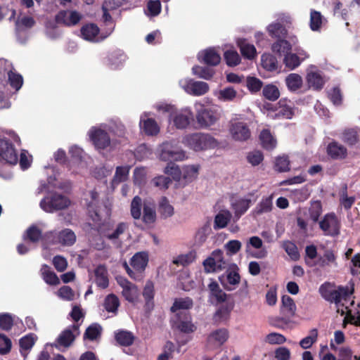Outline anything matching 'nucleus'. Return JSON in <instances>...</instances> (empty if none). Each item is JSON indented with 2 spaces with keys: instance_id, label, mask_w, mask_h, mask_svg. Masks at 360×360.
Masks as SVG:
<instances>
[{
  "instance_id": "nucleus-32",
  "label": "nucleus",
  "mask_w": 360,
  "mask_h": 360,
  "mask_svg": "<svg viewBox=\"0 0 360 360\" xmlns=\"http://www.w3.org/2000/svg\"><path fill=\"white\" fill-rule=\"evenodd\" d=\"M231 213L229 210L219 212L214 217V229H221L226 226L231 219Z\"/></svg>"
},
{
  "instance_id": "nucleus-29",
  "label": "nucleus",
  "mask_w": 360,
  "mask_h": 360,
  "mask_svg": "<svg viewBox=\"0 0 360 360\" xmlns=\"http://www.w3.org/2000/svg\"><path fill=\"white\" fill-rule=\"evenodd\" d=\"M237 44L240 48L241 54L246 58L252 60L257 56V51L254 45L249 44L244 39H239Z\"/></svg>"
},
{
  "instance_id": "nucleus-61",
  "label": "nucleus",
  "mask_w": 360,
  "mask_h": 360,
  "mask_svg": "<svg viewBox=\"0 0 360 360\" xmlns=\"http://www.w3.org/2000/svg\"><path fill=\"white\" fill-rule=\"evenodd\" d=\"M147 171L144 167H137L134 171V182L136 185L142 186L146 181Z\"/></svg>"
},
{
  "instance_id": "nucleus-27",
  "label": "nucleus",
  "mask_w": 360,
  "mask_h": 360,
  "mask_svg": "<svg viewBox=\"0 0 360 360\" xmlns=\"http://www.w3.org/2000/svg\"><path fill=\"white\" fill-rule=\"evenodd\" d=\"M95 283L101 288H106L109 285L107 269L103 265H99L94 270Z\"/></svg>"
},
{
  "instance_id": "nucleus-14",
  "label": "nucleus",
  "mask_w": 360,
  "mask_h": 360,
  "mask_svg": "<svg viewBox=\"0 0 360 360\" xmlns=\"http://www.w3.org/2000/svg\"><path fill=\"white\" fill-rule=\"evenodd\" d=\"M116 281L122 289V296L129 302H136L140 294L138 288L122 276H117Z\"/></svg>"
},
{
  "instance_id": "nucleus-13",
  "label": "nucleus",
  "mask_w": 360,
  "mask_h": 360,
  "mask_svg": "<svg viewBox=\"0 0 360 360\" xmlns=\"http://www.w3.org/2000/svg\"><path fill=\"white\" fill-rule=\"evenodd\" d=\"M229 133L237 141H245L250 137V130L244 122L233 120L230 122Z\"/></svg>"
},
{
  "instance_id": "nucleus-10",
  "label": "nucleus",
  "mask_w": 360,
  "mask_h": 360,
  "mask_svg": "<svg viewBox=\"0 0 360 360\" xmlns=\"http://www.w3.org/2000/svg\"><path fill=\"white\" fill-rule=\"evenodd\" d=\"M295 114L292 103L287 99H281L275 106L274 110L269 112L268 116L274 120L291 119Z\"/></svg>"
},
{
  "instance_id": "nucleus-42",
  "label": "nucleus",
  "mask_w": 360,
  "mask_h": 360,
  "mask_svg": "<svg viewBox=\"0 0 360 360\" xmlns=\"http://www.w3.org/2000/svg\"><path fill=\"white\" fill-rule=\"evenodd\" d=\"M130 166L117 167L115 173L112 181L113 186L117 185L121 182L125 181L129 176Z\"/></svg>"
},
{
  "instance_id": "nucleus-55",
  "label": "nucleus",
  "mask_w": 360,
  "mask_h": 360,
  "mask_svg": "<svg viewBox=\"0 0 360 360\" xmlns=\"http://www.w3.org/2000/svg\"><path fill=\"white\" fill-rule=\"evenodd\" d=\"M101 331L102 328L100 325L97 323L91 324L86 328L84 338L90 340H96L101 335Z\"/></svg>"
},
{
  "instance_id": "nucleus-6",
  "label": "nucleus",
  "mask_w": 360,
  "mask_h": 360,
  "mask_svg": "<svg viewBox=\"0 0 360 360\" xmlns=\"http://www.w3.org/2000/svg\"><path fill=\"white\" fill-rule=\"evenodd\" d=\"M203 266L207 273H214L226 269L229 263L224 259L223 252L216 250L203 262Z\"/></svg>"
},
{
  "instance_id": "nucleus-41",
  "label": "nucleus",
  "mask_w": 360,
  "mask_h": 360,
  "mask_svg": "<svg viewBox=\"0 0 360 360\" xmlns=\"http://www.w3.org/2000/svg\"><path fill=\"white\" fill-rule=\"evenodd\" d=\"M158 211L163 218H168L174 214V207L165 197H162L158 204Z\"/></svg>"
},
{
  "instance_id": "nucleus-57",
  "label": "nucleus",
  "mask_w": 360,
  "mask_h": 360,
  "mask_svg": "<svg viewBox=\"0 0 360 360\" xmlns=\"http://www.w3.org/2000/svg\"><path fill=\"white\" fill-rule=\"evenodd\" d=\"M142 200L139 196H135L131 203V214L135 219H139L141 217Z\"/></svg>"
},
{
  "instance_id": "nucleus-49",
  "label": "nucleus",
  "mask_w": 360,
  "mask_h": 360,
  "mask_svg": "<svg viewBox=\"0 0 360 360\" xmlns=\"http://www.w3.org/2000/svg\"><path fill=\"white\" fill-rule=\"evenodd\" d=\"M85 200L89 211H93L95 213L96 216L98 217V212L95 209L98 200V192L95 189L90 191L86 195Z\"/></svg>"
},
{
  "instance_id": "nucleus-1",
  "label": "nucleus",
  "mask_w": 360,
  "mask_h": 360,
  "mask_svg": "<svg viewBox=\"0 0 360 360\" xmlns=\"http://www.w3.org/2000/svg\"><path fill=\"white\" fill-rule=\"evenodd\" d=\"M155 108L159 112L168 113L169 124L179 129L187 128L193 120V112L189 107L177 109L171 104L160 103L156 104Z\"/></svg>"
},
{
  "instance_id": "nucleus-54",
  "label": "nucleus",
  "mask_w": 360,
  "mask_h": 360,
  "mask_svg": "<svg viewBox=\"0 0 360 360\" xmlns=\"http://www.w3.org/2000/svg\"><path fill=\"white\" fill-rule=\"evenodd\" d=\"M120 305L118 297L113 295H108L105 300V309L109 312H116Z\"/></svg>"
},
{
  "instance_id": "nucleus-37",
  "label": "nucleus",
  "mask_w": 360,
  "mask_h": 360,
  "mask_svg": "<svg viewBox=\"0 0 360 360\" xmlns=\"http://www.w3.org/2000/svg\"><path fill=\"white\" fill-rule=\"evenodd\" d=\"M116 341L122 346H129L134 341V336L132 333L127 330H118L115 333Z\"/></svg>"
},
{
  "instance_id": "nucleus-47",
  "label": "nucleus",
  "mask_w": 360,
  "mask_h": 360,
  "mask_svg": "<svg viewBox=\"0 0 360 360\" xmlns=\"http://www.w3.org/2000/svg\"><path fill=\"white\" fill-rule=\"evenodd\" d=\"M192 73L199 78L209 80L214 75V71L210 68L195 65L192 68Z\"/></svg>"
},
{
  "instance_id": "nucleus-62",
  "label": "nucleus",
  "mask_w": 360,
  "mask_h": 360,
  "mask_svg": "<svg viewBox=\"0 0 360 360\" xmlns=\"http://www.w3.org/2000/svg\"><path fill=\"white\" fill-rule=\"evenodd\" d=\"M171 180L165 176H158L151 180V184L160 190H165L169 187Z\"/></svg>"
},
{
  "instance_id": "nucleus-2",
  "label": "nucleus",
  "mask_w": 360,
  "mask_h": 360,
  "mask_svg": "<svg viewBox=\"0 0 360 360\" xmlns=\"http://www.w3.org/2000/svg\"><path fill=\"white\" fill-rule=\"evenodd\" d=\"M182 143L195 151L209 150L218 146V141L214 137L204 133L187 134L183 137Z\"/></svg>"
},
{
  "instance_id": "nucleus-33",
  "label": "nucleus",
  "mask_w": 360,
  "mask_h": 360,
  "mask_svg": "<svg viewBox=\"0 0 360 360\" xmlns=\"http://www.w3.org/2000/svg\"><path fill=\"white\" fill-rule=\"evenodd\" d=\"M259 139L262 146L266 150H272L276 146L277 141L268 129L261 131Z\"/></svg>"
},
{
  "instance_id": "nucleus-21",
  "label": "nucleus",
  "mask_w": 360,
  "mask_h": 360,
  "mask_svg": "<svg viewBox=\"0 0 360 360\" xmlns=\"http://www.w3.org/2000/svg\"><path fill=\"white\" fill-rule=\"evenodd\" d=\"M209 301L212 304L224 303L226 301L227 295L221 289L216 281L210 280L208 284Z\"/></svg>"
},
{
  "instance_id": "nucleus-8",
  "label": "nucleus",
  "mask_w": 360,
  "mask_h": 360,
  "mask_svg": "<svg viewBox=\"0 0 360 360\" xmlns=\"http://www.w3.org/2000/svg\"><path fill=\"white\" fill-rule=\"evenodd\" d=\"M79 335V327L73 325L61 332L52 346L60 351H64L72 345Z\"/></svg>"
},
{
  "instance_id": "nucleus-58",
  "label": "nucleus",
  "mask_w": 360,
  "mask_h": 360,
  "mask_svg": "<svg viewBox=\"0 0 360 360\" xmlns=\"http://www.w3.org/2000/svg\"><path fill=\"white\" fill-rule=\"evenodd\" d=\"M143 295L146 300V305L150 309L153 307V303H151V300L154 297V286L152 282L148 281L145 285Z\"/></svg>"
},
{
  "instance_id": "nucleus-17",
  "label": "nucleus",
  "mask_w": 360,
  "mask_h": 360,
  "mask_svg": "<svg viewBox=\"0 0 360 360\" xmlns=\"http://www.w3.org/2000/svg\"><path fill=\"white\" fill-rule=\"evenodd\" d=\"M319 291L323 299L330 302L338 304L341 301L343 295V289L335 290L334 286L330 283H324L319 289Z\"/></svg>"
},
{
  "instance_id": "nucleus-11",
  "label": "nucleus",
  "mask_w": 360,
  "mask_h": 360,
  "mask_svg": "<svg viewBox=\"0 0 360 360\" xmlns=\"http://www.w3.org/2000/svg\"><path fill=\"white\" fill-rule=\"evenodd\" d=\"M113 29V27H110L108 33L105 35H103V34H100V30L96 25L90 23L83 25L81 27L80 33L82 38L86 41L99 42L109 36L112 32Z\"/></svg>"
},
{
  "instance_id": "nucleus-39",
  "label": "nucleus",
  "mask_w": 360,
  "mask_h": 360,
  "mask_svg": "<svg viewBox=\"0 0 360 360\" xmlns=\"http://www.w3.org/2000/svg\"><path fill=\"white\" fill-rule=\"evenodd\" d=\"M281 311L283 313L294 316L297 309L295 303L292 298L288 295H283L281 298Z\"/></svg>"
},
{
  "instance_id": "nucleus-40",
  "label": "nucleus",
  "mask_w": 360,
  "mask_h": 360,
  "mask_svg": "<svg viewBox=\"0 0 360 360\" xmlns=\"http://www.w3.org/2000/svg\"><path fill=\"white\" fill-rule=\"evenodd\" d=\"M218 100L224 102L231 101L237 96L236 91L233 87H226L214 93Z\"/></svg>"
},
{
  "instance_id": "nucleus-48",
  "label": "nucleus",
  "mask_w": 360,
  "mask_h": 360,
  "mask_svg": "<svg viewBox=\"0 0 360 360\" xmlns=\"http://www.w3.org/2000/svg\"><path fill=\"white\" fill-rule=\"evenodd\" d=\"M41 272L43 279L46 283L52 285H56L60 283L58 277L54 272L50 271L49 266H44L41 269Z\"/></svg>"
},
{
  "instance_id": "nucleus-56",
  "label": "nucleus",
  "mask_w": 360,
  "mask_h": 360,
  "mask_svg": "<svg viewBox=\"0 0 360 360\" xmlns=\"http://www.w3.org/2000/svg\"><path fill=\"white\" fill-rule=\"evenodd\" d=\"M283 63L288 68L294 70L300 65L301 59L297 54L289 52L284 56Z\"/></svg>"
},
{
  "instance_id": "nucleus-43",
  "label": "nucleus",
  "mask_w": 360,
  "mask_h": 360,
  "mask_svg": "<svg viewBox=\"0 0 360 360\" xmlns=\"http://www.w3.org/2000/svg\"><path fill=\"white\" fill-rule=\"evenodd\" d=\"M302 82V77L295 73H291L285 78V84L291 91H295L301 88Z\"/></svg>"
},
{
  "instance_id": "nucleus-34",
  "label": "nucleus",
  "mask_w": 360,
  "mask_h": 360,
  "mask_svg": "<svg viewBox=\"0 0 360 360\" xmlns=\"http://www.w3.org/2000/svg\"><path fill=\"white\" fill-rule=\"evenodd\" d=\"M199 166L195 165H185L182 167L181 178L186 182H191L198 176Z\"/></svg>"
},
{
  "instance_id": "nucleus-35",
  "label": "nucleus",
  "mask_w": 360,
  "mask_h": 360,
  "mask_svg": "<svg viewBox=\"0 0 360 360\" xmlns=\"http://www.w3.org/2000/svg\"><path fill=\"white\" fill-rule=\"evenodd\" d=\"M326 22V20L320 12L314 10L311 11L309 26L312 31H319Z\"/></svg>"
},
{
  "instance_id": "nucleus-26",
  "label": "nucleus",
  "mask_w": 360,
  "mask_h": 360,
  "mask_svg": "<svg viewBox=\"0 0 360 360\" xmlns=\"http://www.w3.org/2000/svg\"><path fill=\"white\" fill-rule=\"evenodd\" d=\"M148 262V255L145 252L136 253L131 259V265L137 273L144 271Z\"/></svg>"
},
{
  "instance_id": "nucleus-20",
  "label": "nucleus",
  "mask_w": 360,
  "mask_h": 360,
  "mask_svg": "<svg viewBox=\"0 0 360 360\" xmlns=\"http://www.w3.org/2000/svg\"><path fill=\"white\" fill-rule=\"evenodd\" d=\"M129 225L126 222H120L111 231H108L105 236L112 242L117 248L122 246V236L128 230Z\"/></svg>"
},
{
  "instance_id": "nucleus-50",
  "label": "nucleus",
  "mask_w": 360,
  "mask_h": 360,
  "mask_svg": "<svg viewBox=\"0 0 360 360\" xmlns=\"http://www.w3.org/2000/svg\"><path fill=\"white\" fill-rule=\"evenodd\" d=\"M277 60L274 56L269 53H264L262 56V65L266 70H276L277 69Z\"/></svg>"
},
{
  "instance_id": "nucleus-64",
  "label": "nucleus",
  "mask_w": 360,
  "mask_h": 360,
  "mask_svg": "<svg viewBox=\"0 0 360 360\" xmlns=\"http://www.w3.org/2000/svg\"><path fill=\"white\" fill-rule=\"evenodd\" d=\"M224 58L229 66H236L240 60V56L235 50H228L225 51Z\"/></svg>"
},
{
  "instance_id": "nucleus-60",
  "label": "nucleus",
  "mask_w": 360,
  "mask_h": 360,
  "mask_svg": "<svg viewBox=\"0 0 360 360\" xmlns=\"http://www.w3.org/2000/svg\"><path fill=\"white\" fill-rule=\"evenodd\" d=\"M267 30L272 37H280L285 34L284 27L280 22H273L270 24Z\"/></svg>"
},
{
  "instance_id": "nucleus-25",
  "label": "nucleus",
  "mask_w": 360,
  "mask_h": 360,
  "mask_svg": "<svg viewBox=\"0 0 360 360\" xmlns=\"http://www.w3.org/2000/svg\"><path fill=\"white\" fill-rule=\"evenodd\" d=\"M328 155L334 160H343L347 157V149L343 145L333 141L327 146Z\"/></svg>"
},
{
  "instance_id": "nucleus-44",
  "label": "nucleus",
  "mask_w": 360,
  "mask_h": 360,
  "mask_svg": "<svg viewBox=\"0 0 360 360\" xmlns=\"http://www.w3.org/2000/svg\"><path fill=\"white\" fill-rule=\"evenodd\" d=\"M36 340V336L30 333L22 337L20 340V346L21 354L25 357L28 351L33 347Z\"/></svg>"
},
{
  "instance_id": "nucleus-24",
  "label": "nucleus",
  "mask_w": 360,
  "mask_h": 360,
  "mask_svg": "<svg viewBox=\"0 0 360 360\" xmlns=\"http://www.w3.org/2000/svg\"><path fill=\"white\" fill-rule=\"evenodd\" d=\"M148 114L144 112L140 118V126L148 135H156L160 131V127L155 120L148 118Z\"/></svg>"
},
{
  "instance_id": "nucleus-63",
  "label": "nucleus",
  "mask_w": 360,
  "mask_h": 360,
  "mask_svg": "<svg viewBox=\"0 0 360 360\" xmlns=\"http://www.w3.org/2000/svg\"><path fill=\"white\" fill-rule=\"evenodd\" d=\"M176 327L184 333H191L195 330V326L191 323V318L186 316L184 320H179Z\"/></svg>"
},
{
  "instance_id": "nucleus-53",
  "label": "nucleus",
  "mask_w": 360,
  "mask_h": 360,
  "mask_svg": "<svg viewBox=\"0 0 360 360\" xmlns=\"http://www.w3.org/2000/svg\"><path fill=\"white\" fill-rule=\"evenodd\" d=\"M318 338V330L316 328H314L310 330L309 335L303 339H302L300 342V345L303 349H309L312 345L316 342Z\"/></svg>"
},
{
  "instance_id": "nucleus-23",
  "label": "nucleus",
  "mask_w": 360,
  "mask_h": 360,
  "mask_svg": "<svg viewBox=\"0 0 360 360\" xmlns=\"http://www.w3.org/2000/svg\"><path fill=\"white\" fill-rule=\"evenodd\" d=\"M198 58L200 62H203L209 65H217L221 60L219 53L213 48H209L199 52Z\"/></svg>"
},
{
  "instance_id": "nucleus-28",
  "label": "nucleus",
  "mask_w": 360,
  "mask_h": 360,
  "mask_svg": "<svg viewBox=\"0 0 360 360\" xmlns=\"http://www.w3.org/2000/svg\"><path fill=\"white\" fill-rule=\"evenodd\" d=\"M219 309L216 311L214 319L215 321L222 323L226 321L230 316V314L233 308V304L232 302H224Z\"/></svg>"
},
{
  "instance_id": "nucleus-9",
  "label": "nucleus",
  "mask_w": 360,
  "mask_h": 360,
  "mask_svg": "<svg viewBox=\"0 0 360 360\" xmlns=\"http://www.w3.org/2000/svg\"><path fill=\"white\" fill-rule=\"evenodd\" d=\"M319 224L325 236L334 237L340 234V223L334 213L326 214Z\"/></svg>"
},
{
  "instance_id": "nucleus-46",
  "label": "nucleus",
  "mask_w": 360,
  "mask_h": 360,
  "mask_svg": "<svg viewBox=\"0 0 360 360\" xmlns=\"http://www.w3.org/2000/svg\"><path fill=\"white\" fill-rule=\"evenodd\" d=\"M359 131L357 127L345 129L342 133V140L349 145H354L358 142Z\"/></svg>"
},
{
  "instance_id": "nucleus-18",
  "label": "nucleus",
  "mask_w": 360,
  "mask_h": 360,
  "mask_svg": "<svg viewBox=\"0 0 360 360\" xmlns=\"http://www.w3.org/2000/svg\"><path fill=\"white\" fill-rule=\"evenodd\" d=\"M82 18L81 13L76 11L64 10L58 13L56 15V20L59 24L72 27L77 25Z\"/></svg>"
},
{
  "instance_id": "nucleus-3",
  "label": "nucleus",
  "mask_w": 360,
  "mask_h": 360,
  "mask_svg": "<svg viewBox=\"0 0 360 360\" xmlns=\"http://www.w3.org/2000/svg\"><path fill=\"white\" fill-rule=\"evenodd\" d=\"M196 120L201 128L207 129L214 125L221 117L219 109L216 105L205 107L200 103H195Z\"/></svg>"
},
{
  "instance_id": "nucleus-7",
  "label": "nucleus",
  "mask_w": 360,
  "mask_h": 360,
  "mask_svg": "<svg viewBox=\"0 0 360 360\" xmlns=\"http://www.w3.org/2000/svg\"><path fill=\"white\" fill-rule=\"evenodd\" d=\"M70 205V200L60 194H53L51 197H46L40 202L41 208L46 212L63 210L67 208Z\"/></svg>"
},
{
  "instance_id": "nucleus-5",
  "label": "nucleus",
  "mask_w": 360,
  "mask_h": 360,
  "mask_svg": "<svg viewBox=\"0 0 360 360\" xmlns=\"http://www.w3.org/2000/svg\"><path fill=\"white\" fill-rule=\"evenodd\" d=\"M179 84L186 94L194 96L205 95L210 90L207 83L202 81H195L188 77L180 79Z\"/></svg>"
},
{
  "instance_id": "nucleus-45",
  "label": "nucleus",
  "mask_w": 360,
  "mask_h": 360,
  "mask_svg": "<svg viewBox=\"0 0 360 360\" xmlns=\"http://www.w3.org/2000/svg\"><path fill=\"white\" fill-rule=\"evenodd\" d=\"M307 82L309 86L319 89L323 85V79L319 72L310 71L307 76Z\"/></svg>"
},
{
  "instance_id": "nucleus-4",
  "label": "nucleus",
  "mask_w": 360,
  "mask_h": 360,
  "mask_svg": "<svg viewBox=\"0 0 360 360\" xmlns=\"http://www.w3.org/2000/svg\"><path fill=\"white\" fill-rule=\"evenodd\" d=\"M158 158L162 161H183L187 159L186 152L181 149L175 142H165L157 150Z\"/></svg>"
},
{
  "instance_id": "nucleus-16",
  "label": "nucleus",
  "mask_w": 360,
  "mask_h": 360,
  "mask_svg": "<svg viewBox=\"0 0 360 360\" xmlns=\"http://www.w3.org/2000/svg\"><path fill=\"white\" fill-rule=\"evenodd\" d=\"M89 136L97 149H105L110 144V139L107 132L100 127H92L89 131Z\"/></svg>"
},
{
  "instance_id": "nucleus-38",
  "label": "nucleus",
  "mask_w": 360,
  "mask_h": 360,
  "mask_svg": "<svg viewBox=\"0 0 360 360\" xmlns=\"http://www.w3.org/2000/svg\"><path fill=\"white\" fill-rule=\"evenodd\" d=\"M318 264L322 268L330 266H334L336 267L338 266V263L336 262V256L333 251L330 250H326L323 255L319 259Z\"/></svg>"
},
{
  "instance_id": "nucleus-12",
  "label": "nucleus",
  "mask_w": 360,
  "mask_h": 360,
  "mask_svg": "<svg viewBox=\"0 0 360 360\" xmlns=\"http://www.w3.org/2000/svg\"><path fill=\"white\" fill-rule=\"evenodd\" d=\"M45 237L48 240H52L53 243H59L64 246H71L76 241V235L70 229H65L57 234L53 231H51L47 233Z\"/></svg>"
},
{
  "instance_id": "nucleus-19",
  "label": "nucleus",
  "mask_w": 360,
  "mask_h": 360,
  "mask_svg": "<svg viewBox=\"0 0 360 360\" xmlns=\"http://www.w3.org/2000/svg\"><path fill=\"white\" fill-rule=\"evenodd\" d=\"M229 338V332L225 328H220L212 332L207 340V345L210 349H216L221 347L226 342Z\"/></svg>"
},
{
  "instance_id": "nucleus-30",
  "label": "nucleus",
  "mask_w": 360,
  "mask_h": 360,
  "mask_svg": "<svg viewBox=\"0 0 360 360\" xmlns=\"http://www.w3.org/2000/svg\"><path fill=\"white\" fill-rule=\"evenodd\" d=\"M273 208L272 196L263 198L253 210L256 215L269 213Z\"/></svg>"
},
{
  "instance_id": "nucleus-15",
  "label": "nucleus",
  "mask_w": 360,
  "mask_h": 360,
  "mask_svg": "<svg viewBox=\"0 0 360 360\" xmlns=\"http://www.w3.org/2000/svg\"><path fill=\"white\" fill-rule=\"evenodd\" d=\"M6 73L10 85L15 90H19L22 85V77L20 75L12 70L11 63L4 59H0V75Z\"/></svg>"
},
{
  "instance_id": "nucleus-22",
  "label": "nucleus",
  "mask_w": 360,
  "mask_h": 360,
  "mask_svg": "<svg viewBox=\"0 0 360 360\" xmlns=\"http://www.w3.org/2000/svg\"><path fill=\"white\" fill-rule=\"evenodd\" d=\"M251 203V199L248 198H233L231 201V205L234 211L235 216L237 218L240 217L249 209Z\"/></svg>"
},
{
  "instance_id": "nucleus-51",
  "label": "nucleus",
  "mask_w": 360,
  "mask_h": 360,
  "mask_svg": "<svg viewBox=\"0 0 360 360\" xmlns=\"http://www.w3.org/2000/svg\"><path fill=\"white\" fill-rule=\"evenodd\" d=\"M263 96L269 101H276L280 96V91L278 87L273 84H268L263 88Z\"/></svg>"
},
{
  "instance_id": "nucleus-31",
  "label": "nucleus",
  "mask_w": 360,
  "mask_h": 360,
  "mask_svg": "<svg viewBox=\"0 0 360 360\" xmlns=\"http://www.w3.org/2000/svg\"><path fill=\"white\" fill-rule=\"evenodd\" d=\"M156 212L153 204L144 203L143 210V221L148 225L153 224L156 221Z\"/></svg>"
},
{
  "instance_id": "nucleus-59",
  "label": "nucleus",
  "mask_w": 360,
  "mask_h": 360,
  "mask_svg": "<svg viewBox=\"0 0 360 360\" xmlns=\"http://www.w3.org/2000/svg\"><path fill=\"white\" fill-rule=\"evenodd\" d=\"M193 306V301L188 297L176 300L174 304L171 307L172 311H176L179 309H188Z\"/></svg>"
},
{
  "instance_id": "nucleus-52",
  "label": "nucleus",
  "mask_w": 360,
  "mask_h": 360,
  "mask_svg": "<svg viewBox=\"0 0 360 360\" xmlns=\"http://www.w3.org/2000/svg\"><path fill=\"white\" fill-rule=\"evenodd\" d=\"M275 169L278 172H285L290 170V160L286 155L278 156L276 158Z\"/></svg>"
},
{
  "instance_id": "nucleus-36",
  "label": "nucleus",
  "mask_w": 360,
  "mask_h": 360,
  "mask_svg": "<svg viewBox=\"0 0 360 360\" xmlns=\"http://www.w3.org/2000/svg\"><path fill=\"white\" fill-rule=\"evenodd\" d=\"M291 49V44L287 40L284 39H279L271 46L272 51L280 56H285L290 51Z\"/></svg>"
}]
</instances>
